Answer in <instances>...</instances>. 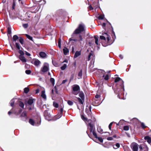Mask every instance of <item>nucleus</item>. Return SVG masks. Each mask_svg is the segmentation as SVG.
<instances>
[{
	"label": "nucleus",
	"instance_id": "31",
	"mask_svg": "<svg viewBox=\"0 0 151 151\" xmlns=\"http://www.w3.org/2000/svg\"><path fill=\"white\" fill-rule=\"evenodd\" d=\"M19 106L22 108H23L24 106V104L22 102H19Z\"/></svg>",
	"mask_w": 151,
	"mask_h": 151
},
{
	"label": "nucleus",
	"instance_id": "9",
	"mask_svg": "<svg viewBox=\"0 0 151 151\" xmlns=\"http://www.w3.org/2000/svg\"><path fill=\"white\" fill-rule=\"evenodd\" d=\"M49 69V65L48 63H45L44 64L43 66L41 68V70L43 72L47 71Z\"/></svg>",
	"mask_w": 151,
	"mask_h": 151
},
{
	"label": "nucleus",
	"instance_id": "23",
	"mask_svg": "<svg viewBox=\"0 0 151 151\" xmlns=\"http://www.w3.org/2000/svg\"><path fill=\"white\" fill-rule=\"evenodd\" d=\"M34 102V100L32 99H29L27 102V104L29 105H32Z\"/></svg>",
	"mask_w": 151,
	"mask_h": 151
},
{
	"label": "nucleus",
	"instance_id": "36",
	"mask_svg": "<svg viewBox=\"0 0 151 151\" xmlns=\"http://www.w3.org/2000/svg\"><path fill=\"white\" fill-rule=\"evenodd\" d=\"M97 130L98 132L101 134L103 133V129L99 127L98 128Z\"/></svg>",
	"mask_w": 151,
	"mask_h": 151
},
{
	"label": "nucleus",
	"instance_id": "5",
	"mask_svg": "<svg viewBox=\"0 0 151 151\" xmlns=\"http://www.w3.org/2000/svg\"><path fill=\"white\" fill-rule=\"evenodd\" d=\"M80 91L79 86L76 85H74L73 87V93L75 95H77L79 93Z\"/></svg>",
	"mask_w": 151,
	"mask_h": 151
},
{
	"label": "nucleus",
	"instance_id": "45",
	"mask_svg": "<svg viewBox=\"0 0 151 151\" xmlns=\"http://www.w3.org/2000/svg\"><path fill=\"white\" fill-rule=\"evenodd\" d=\"M50 82L52 83V85H54L55 83V80L53 78H51L50 79Z\"/></svg>",
	"mask_w": 151,
	"mask_h": 151
},
{
	"label": "nucleus",
	"instance_id": "61",
	"mask_svg": "<svg viewBox=\"0 0 151 151\" xmlns=\"http://www.w3.org/2000/svg\"><path fill=\"white\" fill-rule=\"evenodd\" d=\"M89 9H90V10H92L93 9V8L92 7V6H91V5H90L89 6Z\"/></svg>",
	"mask_w": 151,
	"mask_h": 151
},
{
	"label": "nucleus",
	"instance_id": "14",
	"mask_svg": "<svg viewBox=\"0 0 151 151\" xmlns=\"http://www.w3.org/2000/svg\"><path fill=\"white\" fill-rule=\"evenodd\" d=\"M64 54L65 55H67L69 52V49L67 47H64L63 49Z\"/></svg>",
	"mask_w": 151,
	"mask_h": 151
},
{
	"label": "nucleus",
	"instance_id": "12",
	"mask_svg": "<svg viewBox=\"0 0 151 151\" xmlns=\"http://www.w3.org/2000/svg\"><path fill=\"white\" fill-rule=\"evenodd\" d=\"M91 106H87L85 110V111L87 113L88 115L89 116H91Z\"/></svg>",
	"mask_w": 151,
	"mask_h": 151
},
{
	"label": "nucleus",
	"instance_id": "20",
	"mask_svg": "<svg viewBox=\"0 0 151 151\" xmlns=\"http://www.w3.org/2000/svg\"><path fill=\"white\" fill-rule=\"evenodd\" d=\"M81 54L80 51H77L76 52L74 55V58H76L80 56Z\"/></svg>",
	"mask_w": 151,
	"mask_h": 151
},
{
	"label": "nucleus",
	"instance_id": "30",
	"mask_svg": "<svg viewBox=\"0 0 151 151\" xmlns=\"http://www.w3.org/2000/svg\"><path fill=\"white\" fill-rule=\"evenodd\" d=\"M19 40L20 43L22 45L24 42V40L22 37H19Z\"/></svg>",
	"mask_w": 151,
	"mask_h": 151
},
{
	"label": "nucleus",
	"instance_id": "64",
	"mask_svg": "<svg viewBox=\"0 0 151 151\" xmlns=\"http://www.w3.org/2000/svg\"><path fill=\"white\" fill-rule=\"evenodd\" d=\"M41 1L43 2L42 3L43 4H45L46 3L45 1V0H41Z\"/></svg>",
	"mask_w": 151,
	"mask_h": 151
},
{
	"label": "nucleus",
	"instance_id": "24",
	"mask_svg": "<svg viewBox=\"0 0 151 151\" xmlns=\"http://www.w3.org/2000/svg\"><path fill=\"white\" fill-rule=\"evenodd\" d=\"M148 148L147 145H143V150L144 151H148Z\"/></svg>",
	"mask_w": 151,
	"mask_h": 151
},
{
	"label": "nucleus",
	"instance_id": "18",
	"mask_svg": "<svg viewBox=\"0 0 151 151\" xmlns=\"http://www.w3.org/2000/svg\"><path fill=\"white\" fill-rule=\"evenodd\" d=\"M41 96L44 99L46 100V96L45 94V90L42 91Z\"/></svg>",
	"mask_w": 151,
	"mask_h": 151
},
{
	"label": "nucleus",
	"instance_id": "11",
	"mask_svg": "<svg viewBox=\"0 0 151 151\" xmlns=\"http://www.w3.org/2000/svg\"><path fill=\"white\" fill-rule=\"evenodd\" d=\"M20 117L21 118V119L22 120L24 121H25L27 118L26 111H24L22 113Z\"/></svg>",
	"mask_w": 151,
	"mask_h": 151
},
{
	"label": "nucleus",
	"instance_id": "15",
	"mask_svg": "<svg viewBox=\"0 0 151 151\" xmlns=\"http://www.w3.org/2000/svg\"><path fill=\"white\" fill-rule=\"evenodd\" d=\"M19 58L23 63H25L27 62V60L25 59V57L22 55H20L19 56Z\"/></svg>",
	"mask_w": 151,
	"mask_h": 151
},
{
	"label": "nucleus",
	"instance_id": "13",
	"mask_svg": "<svg viewBox=\"0 0 151 151\" xmlns=\"http://www.w3.org/2000/svg\"><path fill=\"white\" fill-rule=\"evenodd\" d=\"M22 111V109H19L17 110H14L13 111V113L16 115H19Z\"/></svg>",
	"mask_w": 151,
	"mask_h": 151
},
{
	"label": "nucleus",
	"instance_id": "44",
	"mask_svg": "<svg viewBox=\"0 0 151 151\" xmlns=\"http://www.w3.org/2000/svg\"><path fill=\"white\" fill-rule=\"evenodd\" d=\"M92 133L93 135L95 136V138H97L98 137L97 136V134L96 132L95 131V130H93V131H92Z\"/></svg>",
	"mask_w": 151,
	"mask_h": 151
},
{
	"label": "nucleus",
	"instance_id": "37",
	"mask_svg": "<svg viewBox=\"0 0 151 151\" xmlns=\"http://www.w3.org/2000/svg\"><path fill=\"white\" fill-rule=\"evenodd\" d=\"M16 44V46L17 47V48L18 50H19L20 49V44L19 43L16 42L15 44Z\"/></svg>",
	"mask_w": 151,
	"mask_h": 151
},
{
	"label": "nucleus",
	"instance_id": "1",
	"mask_svg": "<svg viewBox=\"0 0 151 151\" xmlns=\"http://www.w3.org/2000/svg\"><path fill=\"white\" fill-rule=\"evenodd\" d=\"M119 81L121 83V84L120 85L121 86V87L122 88H121L120 89L119 88H117L116 91H115V92L117 93L118 94L117 96L120 99H124L123 98L121 97L122 95L124 94V93L122 92V91H124V82L122 79L119 77L116 78L114 80V82L115 83Z\"/></svg>",
	"mask_w": 151,
	"mask_h": 151
},
{
	"label": "nucleus",
	"instance_id": "60",
	"mask_svg": "<svg viewBox=\"0 0 151 151\" xmlns=\"http://www.w3.org/2000/svg\"><path fill=\"white\" fill-rule=\"evenodd\" d=\"M100 96V95H99L96 94V95L95 96V98H96L98 99L99 98Z\"/></svg>",
	"mask_w": 151,
	"mask_h": 151
},
{
	"label": "nucleus",
	"instance_id": "34",
	"mask_svg": "<svg viewBox=\"0 0 151 151\" xmlns=\"http://www.w3.org/2000/svg\"><path fill=\"white\" fill-rule=\"evenodd\" d=\"M61 40L60 39H59L58 40V46L60 48H61Z\"/></svg>",
	"mask_w": 151,
	"mask_h": 151
},
{
	"label": "nucleus",
	"instance_id": "32",
	"mask_svg": "<svg viewBox=\"0 0 151 151\" xmlns=\"http://www.w3.org/2000/svg\"><path fill=\"white\" fill-rule=\"evenodd\" d=\"M11 28L10 27H9L7 28V34H11Z\"/></svg>",
	"mask_w": 151,
	"mask_h": 151
},
{
	"label": "nucleus",
	"instance_id": "39",
	"mask_svg": "<svg viewBox=\"0 0 151 151\" xmlns=\"http://www.w3.org/2000/svg\"><path fill=\"white\" fill-rule=\"evenodd\" d=\"M29 91V89L28 88H25L24 89V92L25 93H27Z\"/></svg>",
	"mask_w": 151,
	"mask_h": 151
},
{
	"label": "nucleus",
	"instance_id": "19",
	"mask_svg": "<svg viewBox=\"0 0 151 151\" xmlns=\"http://www.w3.org/2000/svg\"><path fill=\"white\" fill-rule=\"evenodd\" d=\"M145 139L146 140L147 142L150 143L151 142V137L148 136H147L145 137Z\"/></svg>",
	"mask_w": 151,
	"mask_h": 151
},
{
	"label": "nucleus",
	"instance_id": "8",
	"mask_svg": "<svg viewBox=\"0 0 151 151\" xmlns=\"http://www.w3.org/2000/svg\"><path fill=\"white\" fill-rule=\"evenodd\" d=\"M44 115L46 119L48 121H50L52 119L51 115L47 111H44Z\"/></svg>",
	"mask_w": 151,
	"mask_h": 151
},
{
	"label": "nucleus",
	"instance_id": "10",
	"mask_svg": "<svg viewBox=\"0 0 151 151\" xmlns=\"http://www.w3.org/2000/svg\"><path fill=\"white\" fill-rule=\"evenodd\" d=\"M131 147L133 151H138V144L135 143H132L131 145Z\"/></svg>",
	"mask_w": 151,
	"mask_h": 151
},
{
	"label": "nucleus",
	"instance_id": "49",
	"mask_svg": "<svg viewBox=\"0 0 151 151\" xmlns=\"http://www.w3.org/2000/svg\"><path fill=\"white\" fill-rule=\"evenodd\" d=\"M31 72V71L30 70H27L25 71V73L27 74H29Z\"/></svg>",
	"mask_w": 151,
	"mask_h": 151
},
{
	"label": "nucleus",
	"instance_id": "53",
	"mask_svg": "<svg viewBox=\"0 0 151 151\" xmlns=\"http://www.w3.org/2000/svg\"><path fill=\"white\" fill-rule=\"evenodd\" d=\"M19 50V52L20 54H21L20 55H23L24 54V52L23 51H22L21 50Z\"/></svg>",
	"mask_w": 151,
	"mask_h": 151
},
{
	"label": "nucleus",
	"instance_id": "29",
	"mask_svg": "<svg viewBox=\"0 0 151 151\" xmlns=\"http://www.w3.org/2000/svg\"><path fill=\"white\" fill-rule=\"evenodd\" d=\"M82 74H83V71L82 70H81L78 74V76L80 77V78H78V79L82 77Z\"/></svg>",
	"mask_w": 151,
	"mask_h": 151
},
{
	"label": "nucleus",
	"instance_id": "47",
	"mask_svg": "<svg viewBox=\"0 0 151 151\" xmlns=\"http://www.w3.org/2000/svg\"><path fill=\"white\" fill-rule=\"evenodd\" d=\"M104 15H101L99 17V19H104Z\"/></svg>",
	"mask_w": 151,
	"mask_h": 151
},
{
	"label": "nucleus",
	"instance_id": "38",
	"mask_svg": "<svg viewBox=\"0 0 151 151\" xmlns=\"http://www.w3.org/2000/svg\"><path fill=\"white\" fill-rule=\"evenodd\" d=\"M93 56V55L92 52H90L89 53V54L88 55V60H90V59L91 56Z\"/></svg>",
	"mask_w": 151,
	"mask_h": 151
},
{
	"label": "nucleus",
	"instance_id": "46",
	"mask_svg": "<svg viewBox=\"0 0 151 151\" xmlns=\"http://www.w3.org/2000/svg\"><path fill=\"white\" fill-rule=\"evenodd\" d=\"M81 117L82 119L84 121H87V118L85 117H84V116L83 115H82L81 116Z\"/></svg>",
	"mask_w": 151,
	"mask_h": 151
},
{
	"label": "nucleus",
	"instance_id": "4",
	"mask_svg": "<svg viewBox=\"0 0 151 151\" xmlns=\"http://www.w3.org/2000/svg\"><path fill=\"white\" fill-rule=\"evenodd\" d=\"M64 106L63 104H61L60 106V109L58 111V115L55 116L56 119H59L62 116V114L63 111Z\"/></svg>",
	"mask_w": 151,
	"mask_h": 151
},
{
	"label": "nucleus",
	"instance_id": "58",
	"mask_svg": "<svg viewBox=\"0 0 151 151\" xmlns=\"http://www.w3.org/2000/svg\"><path fill=\"white\" fill-rule=\"evenodd\" d=\"M139 149L140 150H142L143 149V146H142V145H140L139 146Z\"/></svg>",
	"mask_w": 151,
	"mask_h": 151
},
{
	"label": "nucleus",
	"instance_id": "48",
	"mask_svg": "<svg viewBox=\"0 0 151 151\" xmlns=\"http://www.w3.org/2000/svg\"><path fill=\"white\" fill-rule=\"evenodd\" d=\"M96 138L98 139L99 141L101 142H103V139L101 137H98Z\"/></svg>",
	"mask_w": 151,
	"mask_h": 151
},
{
	"label": "nucleus",
	"instance_id": "17",
	"mask_svg": "<svg viewBox=\"0 0 151 151\" xmlns=\"http://www.w3.org/2000/svg\"><path fill=\"white\" fill-rule=\"evenodd\" d=\"M39 55L40 57L42 58H46L47 56L45 52H40V53Z\"/></svg>",
	"mask_w": 151,
	"mask_h": 151
},
{
	"label": "nucleus",
	"instance_id": "41",
	"mask_svg": "<svg viewBox=\"0 0 151 151\" xmlns=\"http://www.w3.org/2000/svg\"><path fill=\"white\" fill-rule=\"evenodd\" d=\"M129 127L128 126H125L124 127V130L125 131H128L129 129Z\"/></svg>",
	"mask_w": 151,
	"mask_h": 151
},
{
	"label": "nucleus",
	"instance_id": "43",
	"mask_svg": "<svg viewBox=\"0 0 151 151\" xmlns=\"http://www.w3.org/2000/svg\"><path fill=\"white\" fill-rule=\"evenodd\" d=\"M67 103L70 106H71L73 105V102L72 101L70 100L68 101Z\"/></svg>",
	"mask_w": 151,
	"mask_h": 151
},
{
	"label": "nucleus",
	"instance_id": "21",
	"mask_svg": "<svg viewBox=\"0 0 151 151\" xmlns=\"http://www.w3.org/2000/svg\"><path fill=\"white\" fill-rule=\"evenodd\" d=\"M40 62L39 60H36L34 61L33 64L35 66H37L39 65L40 64Z\"/></svg>",
	"mask_w": 151,
	"mask_h": 151
},
{
	"label": "nucleus",
	"instance_id": "35",
	"mask_svg": "<svg viewBox=\"0 0 151 151\" xmlns=\"http://www.w3.org/2000/svg\"><path fill=\"white\" fill-rule=\"evenodd\" d=\"M67 67V65L66 64H64L63 66L61 67V69L62 70H64Z\"/></svg>",
	"mask_w": 151,
	"mask_h": 151
},
{
	"label": "nucleus",
	"instance_id": "22",
	"mask_svg": "<svg viewBox=\"0 0 151 151\" xmlns=\"http://www.w3.org/2000/svg\"><path fill=\"white\" fill-rule=\"evenodd\" d=\"M19 39V37L16 35H14L13 37V42H15L17 40Z\"/></svg>",
	"mask_w": 151,
	"mask_h": 151
},
{
	"label": "nucleus",
	"instance_id": "57",
	"mask_svg": "<svg viewBox=\"0 0 151 151\" xmlns=\"http://www.w3.org/2000/svg\"><path fill=\"white\" fill-rule=\"evenodd\" d=\"M67 81V79H65V80H64L62 81V83L64 84Z\"/></svg>",
	"mask_w": 151,
	"mask_h": 151
},
{
	"label": "nucleus",
	"instance_id": "26",
	"mask_svg": "<svg viewBox=\"0 0 151 151\" xmlns=\"http://www.w3.org/2000/svg\"><path fill=\"white\" fill-rule=\"evenodd\" d=\"M103 77L104 78V79L105 80H108L109 78V76L108 74L106 75V76L104 75L103 76Z\"/></svg>",
	"mask_w": 151,
	"mask_h": 151
},
{
	"label": "nucleus",
	"instance_id": "52",
	"mask_svg": "<svg viewBox=\"0 0 151 151\" xmlns=\"http://www.w3.org/2000/svg\"><path fill=\"white\" fill-rule=\"evenodd\" d=\"M107 139L108 140H113V138L112 137H109L107 138Z\"/></svg>",
	"mask_w": 151,
	"mask_h": 151
},
{
	"label": "nucleus",
	"instance_id": "63",
	"mask_svg": "<svg viewBox=\"0 0 151 151\" xmlns=\"http://www.w3.org/2000/svg\"><path fill=\"white\" fill-rule=\"evenodd\" d=\"M119 57L121 59H122L123 58V56L122 55H119Z\"/></svg>",
	"mask_w": 151,
	"mask_h": 151
},
{
	"label": "nucleus",
	"instance_id": "25",
	"mask_svg": "<svg viewBox=\"0 0 151 151\" xmlns=\"http://www.w3.org/2000/svg\"><path fill=\"white\" fill-rule=\"evenodd\" d=\"M120 147V145L118 143H116L115 145L113 146V148L114 149H116L119 148Z\"/></svg>",
	"mask_w": 151,
	"mask_h": 151
},
{
	"label": "nucleus",
	"instance_id": "3",
	"mask_svg": "<svg viewBox=\"0 0 151 151\" xmlns=\"http://www.w3.org/2000/svg\"><path fill=\"white\" fill-rule=\"evenodd\" d=\"M84 25L83 24H80L78 28L74 31L73 35L78 34L84 30Z\"/></svg>",
	"mask_w": 151,
	"mask_h": 151
},
{
	"label": "nucleus",
	"instance_id": "59",
	"mask_svg": "<svg viewBox=\"0 0 151 151\" xmlns=\"http://www.w3.org/2000/svg\"><path fill=\"white\" fill-rule=\"evenodd\" d=\"M39 89H37L35 90V93L37 94L39 92Z\"/></svg>",
	"mask_w": 151,
	"mask_h": 151
},
{
	"label": "nucleus",
	"instance_id": "56",
	"mask_svg": "<svg viewBox=\"0 0 151 151\" xmlns=\"http://www.w3.org/2000/svg\"><path fill=\"white\" fill-rule=\"evenodd\" d=\"M79 37L80 39V40H79V41H82V38L81 36L80 35H79Z\"/></svg>",
	"mask_w": 151,
	"mask_h": 151
},
{
	"label": "nucleus",
	"instance_id": "28",
	"mask_svg": "<svg viewBox=\"0 0 151 151\" xmlns=\"http://www.w3.org/2000/svg\"><path fill=\"white\" fill-rule=\"evenodd\" d=\"M25 36L28 39H29L30 40L33 41L32 37L31 36H30L28 34H25Z\"/></svg>",
	"mask_w": 151,
	"mask_h": 151
},
{
	"label": "nucleus",
	"instance_id": "7",
	"mask_svg": "<svg viewBox=\"0 0 151 151\" xmlns=\"http://www.w3.org/2000/svg\"><path fill=\"white\" fill-rule=\"evenodd\" d=\"M89 122L88 125L90 127H88V128L90 129L91 132H92L93 130H95V127H94V124L91 122V119H89L88 120Z\"/></svg>",
	"mask_w": 151,
	"mask_h": 151
},
{
	"label": "nucleus",
	"instance_id": "54",
	"mask_svg": "<svg viewBox=\"0 0 151 151\" xmlns=\"http://www.w3.org/2000/svg\"><path fill=\"white\" fill-rule=\"evenodd\" d=\"M112 124H113V122H112L109 125V129H110V130H111V127Z\"/></svg>",
	"mask_w": 151,
	"mask_h": 151
},
{
	"label": "nucleus",
	"instance_id": "50",
	"mask_svg": "<svg viewBox=\"0 0 151 151\" xmlns=\"http://www.w3.org/2000/svg\"><path fill=\"white\" fill-rule=\"evenodd\" d=\"M22 26L24 28H26L28 27V24H23Z\"/></svg>",
	"mask_w": 151,
	"mask_h": 151
},
{
	"label": "nucleus",
	"instance_id": "40",
	"mask_svg": "<svg viewBox=\"0 0 151 151\" xmlns=\"http://www.w3.org/2000/svg\"><path fill=\"white\" fill-rule=\"evenodd\" d=\"M53 105L55 108H57L58 107V103L55 102H53Z\"/></svg>",
	"mask_w": 151,
	"mask_h": 151
},
{
	"label": "nucleus",
	"instance_id": "62",
	"mask_svg": "<svg viewBox=\"0 0 151 151\" xmlns=\"http://www.w3.org/2000/svg\"><path fill=\"white\" fill-rule=\"evenodd\" d=\"M106 25V24L105 23H103L102 24V26L103 27H104Z\"/></svg>",
	"mask_w": 151,
	"mask_h": 151
},
{
	"label": "nucleus",
	"instance_id": "51",
	"mask_svg": "<svg viewBox=\"0 0 151 151\" xmlns=\"http://www.w3.org/2000/svg\"><path fill=\"white\" fill-rule=\"evenodd\" d=\"M141 126L143 128H145L146 127L145 126L144 124L143 123H142L141 124Z\"/></svg>",
	"mask_w": 151,
	"mask_h": 151
},
{
	"label": "nucleus",
	"instance_id": "2",
	"mask_svg": "<svg viewBox=\"0 0 151 151\" xmlns=\"http://www.w3.org/2000/svg\"><path fill=\"white\" fill-rule=\"evenodd\" d=\"M102 35H103L100 36V39L106 40V38L107 40V43L106 44H104V43H102V45L103 46L106 47L108 45H110L113 42L110 43L109 42L110 37L107 33H104L102 34Z\"/></svg>",
	"mask_w": 151,
	"mask_h": 151
},
{
	"label": "nucleus",
	"instance_id": "16",
	"mask_svg": "<svg viewBox=\"0 0 151 151\" xmlns=\"http://www.w3.org/2000/svg\"><path fill=\"white\" fill-rule=\"evenodd\" d=\"M18 99H13L10 101V106L13 107L14 106V103L15 101H18Z\"/></svg>",
	"mask_w": 151,
	"mask_h": 151
},
{
	"label": "nucleus",
	"instance_id": "33",
	"mask_svg": "<svg viewBox=\"0 0 151 151\" xmlns=\"http://www.w3.org/2000/svg\"><path fill=\"white\" fill-rule=\"evenodd\" d=\"M29 123L32 125H34V122L33 120L32 119H30L29 120Z\"/></svg>",
	"mask_w": 151,
	"mask_h": 151
},
{
	"label": "nucleus",
	"instance_id": "42",
	"mask_svg": "<svg viewBox=\"0 0 151 151\" xmlns=\"http://www.w3.org/2000/svg\"><path fill=\"white\" fill-rule=\"evenodd\" d=\"M39 119L40 120L39 122H37V123H36V122H35V125L37 126H38L41 123V119H40L39 118Z\"/></svg>",
	"mask_w": 151,
	"mask_h": 151
},
{
	"label": "nucleus",
	"instance_id": "55",
	"mask_svg": "<svg viewBox=\"0 0 151 151\" xmlns=\"http://www.w3.org/2000/svg\"><path fill=\"white\" fill-rule=\"evenodd\" d=\"M25 54L26 55L28 56H30L31 55L30 54L27 52H26Z\"/></svg>",
	"mask_w": 151,
	"mask_h": 151
},
{
	"label": "nucleus",
	"instance_id": "27",
	"mask_svg": "<svg viewBox=\"0 0 151 151\" xmlns=\"http://www.w3.org/2000/svg\"><path fill=\"white\" fill-rule=\"evenodd\" d=\"M94 38L95 39V43L97 45H98V37L97 36H95Z\"/></svg>",
	"mask_w": 151,
	"mask_h": 151
},
{
	"label": "nucleus",
	"instance_id": "6",
	"mask_svg": "<svg viewBox=\"0 0 151 151\" xmlns=\"http://www.w3.org/2000/svg\"><path fill=\"white\" fill-rule=\"evenodd\" d=\"M79 96L80 98H77L78 100L81 104H83L84 101V95L83 93H80L79 94Z\"/></svg>",
	"mask_w": 151,
	"mask_h": 151
}]
</instances>
